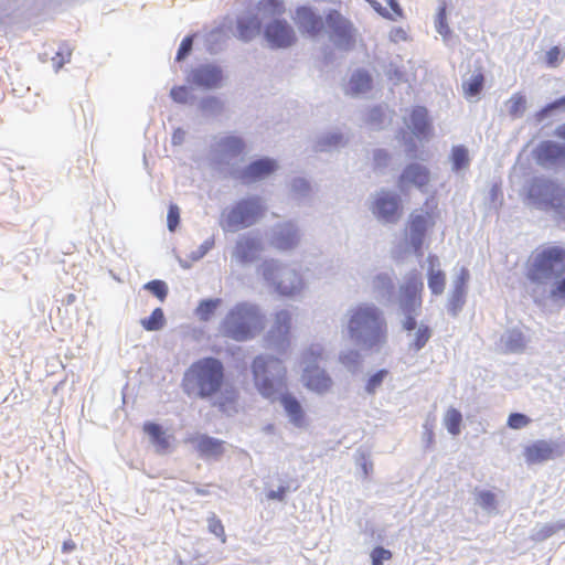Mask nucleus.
<instances>
[{"instance_id": "1", "label": "nucleus", "mask_w": 565, "mask_h": 565, "mask_svg": "<svg viewBox=\"0 0 565 565\" xmlns=\"http://www.w3.org/2000/svg\"><path fill=\"white\" fill-rule=\"evenodd\" d=\"M225 382L223 363L215 358H202L193 362L182 379L183 391L199 398L217 395Z\"/></svg>"}, {"instance_id": "2", "label": "nucleus", "mask_w": 565, "mask_h": 565, "mask_svg": "<svg viewBox=\"0 0 565 565\" xmlns=\"http://www.w3.org/2000/svg\"><path fill=\"white\" fill-rule=\"evenodd\" d=\"M264 329V317L259 310L248 303H238L226 315L221 324L225 338L246 341Z\"/></svg>"}, {"instance_id": "3", "label": "nucleus", "mask_w": 565, "mask_h": 565, "mask_svg": "<svg viewBox=\"0 0 565 565\" xmlns=\"http://www.w3.org/2000/svg\"><path fill=\"white\" fill-rule=\"evenodd\" d=\"M565 273V248L546 246L536 249L527 262L526 276L535 284L557 280Z\"/></svg>"}, {"instance_id": "4", "label": "nucleus", "mask_w": 565, "mask_h": 565, "mask_svg": "<svg viewBox=\"0 0 565 565\" xmlns=\"http://www.w3.org/2000/svg\"><path fill=\"white\" fill-rule=\"evenodd\" d=\"M387 337V324L382 312L375 307H360L355 310V341L365 348L383 344Z\"/></svg>"}, {"instance_id": "5", "label": "nucleus", "mask_w": 565, "mask_h": 565, "mask_svg": "<svg viewBox=\"0 0 565 565\" xmlns=\"http://www.w3.org/2000/svg\"><path fill=\"white\" fill-rule=\"evenodd\" d=\"M255 386L264 397L274 396L285 384L287 370L281 360L273 356H256L252 364Z\"/></svg>"}, {"instance_id": "6", "label": "nucleus", "mask_w": 565, "mask_h": 565, "mask_svg": "<svg viewBox=\"0 0 565 565\" xmlns=\"http://www.w3.org/2000/svg\"><path fill=\"white\" fill-rule=\"evenodd\" d=\"M439 215L435 198L426 200L424 209L411 213L407 222V236L414 252L422 255L428 231L434 227Z\"/></svg>"}, {"instance_id": "7", "label": "nucleus", "mask_w": 565, "mask_h": 565, "mask_svg": "<svg viewBox=\"0 0 565 565\" xmlns=\"http://www.w3.org/2000/svg\"><path fill=\"white\" fill-rule=\"evenodd\" d=\"M423 291V279L417 271L411 273L399 288V307L405 316L403 328L408 332L417 326L415 316L422 309Z\"/></svg>"}, {"instance_id": "8", "label": "nucleus", "mask_w": 565, "mask_h": 565, "mask_svg": "<svg viewBox=\"0 0 565 565\" xmlns=\"http://www.w3.org/2000/svg\"><path fill=\"white\" fill-rule=\"evenodd\" d=\"M264 210L258 198L242 200L224 215L222 227L231 232L248 227L263 216Z\"/></svg>"}, {"instance_id": "9", "label": "nucleus", "mask_w": 565, "mask_h": 565, "mask_svg": "<svg viewBox=\"0 0 565 565\" xmlns=\"http://www.w3.org/2000/svg\"><path fill=\"white\" fill-rule=\"evenodd\" d=\"M263 276L276 286L279 294L285 296L295 295L303 287V280L299 273L280 268L274 263L263 265Z\"/></svg>"}, {"instance_id": "10", "label": "nucleus", "mask_w": 565, "mask_h": 565, "mask_svg": "<svg viewBox=\"0 0 565 565\" xmlns=\"http://www.w3.org/2000/svg\"><path fill=\"white\" fill-rule=\"evenodd\" d=\"M318 358H320V352L315 353L312 350H308L303 354L307 366L303 370L302 381L308 390L323 394L331 388L332 380L323 369L316 364Z\"/></svg>"}, {"instance_id": "11", "label": "nucleus", "mask_w": 565, "mask_h": 565, "mask_svg": "<svg viewBox=\"0 0 565 565\" xmlns=\"http://www.w3.org/2000/svg\"><path fill=\"white\" fill-rule=\"evenodd\" d=\"M532 192L542 196L539 205L543 210H553L557 213L565 211V189L558 184L546 181L541 184L533 185Z\"/></svg>"}, {"instance_id": "12", "label": "nucleus", "mask_w": 565, "mask_h": 565, "mask_svg": "<svg viewBox=\"0 0 565 565\" xmlns=\"http://www.w3.org/2000/svg\"><path fill=\"white\" fill-rule=\"evenodd\" d=\"M291 324L292 315L288 310L276 312L267 335L268 344L278 349H287L290 344Z\"/></svg>"}, {"instance_id": "13", "label": "nucleus", "mask_w": 565, "mask_h": 565, "mask_svg": "<svg viewBox=\"0 0 565 565\" xmlns=\"http://www.w3.org/2000/svg\"><path fill=\"white\" fill-rule=\"evenodd\" d=\"M266 41L271 47L285 49L296 43V33L286 20L275 19L269 22L264 32Z\"/></svg>"}, {"instance_id": "14", "label": "nucleus", "mask_w": 565, "mask_h": 565, "mask_svg": "<svg viewBox=\"0 0 565 565\" xmlns=\"http://www.w3.org/2000/svg\"><path fill=\"white\" fill-rule=\"evenodd\" d=\"M373 213L388 223H395L402 215L399 198L391 192H381L373 203Z\"/></svg>"}, {"instance_id": "15", "label": "nucleus", "mask_w": 565, "mask_h": 565, "mask_svg": "<svg viewBox=\"0 0 565 565\" xmlns=\"http://www.w3.org/2000/svg\"><path fill=\"white\" fill-rule=\"evenodd\" d=\"M295 22L298 29L309 36L319 35L324 29V21L310 7H299L296 10Z\"/></svg>"}, {"instance_id": "16", "label": "nucleus", "mask_w": 565, "mask_h": 565, "mask_svg": "<svg viewBox=\"0 0 565 565\" xmlns=\"http://www.w3.org/2000/svg\"><path fill=\"white\" fill-rule=\"evenodd\" d=\"M327 23L331 29L330 38L339 47L349 49L350 23L337 11L331 10L327 15Z\"/></svg>"}, {"instance_id": "17", "label": "nucleus", "mask_w": 565, "mask_h": 565, "mask_svg": "<svg viewBox=\"0 0 565 565\" xmlns=\"http://www.w3.org/2000/svg\"><path fill=\"white\" fill-rule=\"evenodd\" d=\"M199 456L205 459H220L225 451V443L207 435H200L191 438Z\"/></svg>"}, {"instance_id": "18", "label": "nucleus", "mask_w": 565, "mask_h": 565, "mask_svg": "<svg viewBox=\"0 0 565 565\" xmlns=\"http://www.w3.org/2000/svg\"><path fill=\"white\" fill-rule=\"evenodd\" d=\"M429 180L430 174L426 167L418 163H411L402 172L398 186L403 190L405 186L413 184L419 190H423L428 185Z\"/></svg>"}, {"instance_id": "19", "label": "nucleus", "mask_w": 565, "mask_h": 565, "mask_svg": "<svg viewBox=\"0 0 565 565\" xmlns=\"http://www.w3.org/2000/svg\"><path fill=\"white\" fill-rule=\"evenodd\" d=\"M405 122L417 138H427L431 134L428 111L423 106L413 107Z\"/></svg>"}, {"instance_id": "20", "label": "nucleus", "mask_w": 565, "mask_h": 565, "mask_svg": "<svg viewBox=\"0 0 565 565\" xmlns=\"http://www.w3.org/2000/svg\"><path fill=\"white\" fill-rule=\"evenodd\" d=\"M192 82L201 87L215 88L222 83V70L214 65H201L191 72Z\"/></svg>"}, {"instance_id": "21", "label": "nucleus", "mask_w": 565, "mask_h": 565, "mask_svg": "<svg viewBox=\"0 0 565 565\" xmlns=\"http://www.w3.org/2000/svg\"><path fill=\"white\" fill-rule=\"evenodd\" d=\"M555 447L546 440H536L527 445L523 456L529 465L542 463L555 457Z\"/></svg>"}, {"instance_id": "22", "label": "nucleus", "mask_w": 565, "mask_h": 565, "mask_svg": "<svg viewBox=\"0 0 565 565\" xmlns=\"http://www.w3.org/2000/svg\"><path fill=\"white\" fill-rule=\"evenodd\" d=\"M535 157L540 164H554L565 160V147L553 141H543L537 147Z\"/></svg>"}, {"instance_id": "23", "label": "nucleus", "mask_w": 565, "mask_h": 565, "mask_svg": "<svg viewBox=\"0 0 565 565\" xmlns=\"http://www.w3.org/2000/svg\"><path fill=\"white\" fill-rule=\"evenodd\" d=\"M277 168V164L274 160L270 159H259L252 162L243 172L242 179L246 182L256 181L263 178H266L270 173H273Z\"/></svg>"}, {"instance_id": "24", "label": "nucleus", "mask_w": 565, "mask_h": 565, "mask_svg": "<svg viewBox=\"0 0 565 565\" xmlns=\"http://www.w3.org/2000/svg\"><path fill=\"white\" fill-rule=\"evenodd\" d=\"M383 18L397 21L404 19V11L397 0H366Z\"/></svg>"}, {"instance_id": "25", "label": "nucleus", "mask_w": 565, "mask_h": 565, "mask_svg": "<svg viewBox=\"0 0 565 565\" xmlns=\"http://www.w3.org/2000/svg\"><path fill=\"white\" fill-rule=\"evenodd\" d=\"M299 236L297 230L291 224L282 225L276 233L273 245L280 250H288L298 244Z\"/></svg>"}, {"instance_id": "26", "label": "nucleus", "mask_w": 565, "mask_h": 565, "mask_svg": "<svg viewBox=\"0 0 565 565\" xmlns=\"http://www.w3.org/2000/svg\"><path fill=\"white\" fill-rule=\"evenodd\" d=\"M280 402L289 416L290 422L297 427L305 426L306 416L299 401L290 394H285L281 396Z\"/></svg>"}, {"instance_id": "27", "label": "nucleus", "mask_w": 565, "mask_h": 565, "mask_svg": "<svg viewBox=\"0 0 565 565\" xmlns=\"http://www.w3.org/2000/svg\"><path fill=\"white\" fill-rule=\"evenodd\" d=\"M428 287L431 294L441 295L446 287V274L440 269H435V266L438 265V258L435 255L428 256Z\"/></svg>"}, {"instance_id": "28", "label": "nucleus", "mask_w": 565, "mask_h": 565, "mask_svg": "<svg viewBox=\"0 0 565 565\" xmlns=\"http://www.w3.org/2000/svg\"><path fill=\"white\" fill-rule=\"evenodd\" d=\"M142 429L158 451H167L169 449L170 437L159 424L148 422L143 424Z\"/></svg>"}, {"instance_id": "29", "label": "nucleus", "mask_w": 565, "mask_h": 565, "mask_svg": "<svg viewBox=\"0 0 565 565\" xmlns=\"http://www.w3.org/2000/svg\"><path fill=\"white\" fill-rule=\"evenodd\" d=\"M259 249L260 244L257 238L243 237L237 242L235 254L241 262L245 263L256 258Z\"/></svg>"}, {"instance_id": "30", "label": "nucleus", "mask_w": 565, "mask_h": 565, "mask_svg": "<svg viewBox=\"0 0 565 565\" xmlns=\"http://www.w3.org/2000/svg\"><path fill=\"white\" fill-rule=\"evenodd\" d=\"M259 30L260 21L257 17L243 18L237 22L238 36L244 41L253 39Z\"/></svg>"}, {"instance_id": "31", "label": "nucleus", "mask_w": 565, "mask_h": 565, "mask_svg": "<svg viewBox=\"0 0 565 565\" xmlns=\"http://www.w3.org/2000/svg\"><path fill=\"white\" fill-rule=\"evenodd\" d=\"M257 10L263 18H274L285 12L282 0H259Z\"/></svg>"}, {"instance_id": "32", "label": "nucleus", "mask_w": 565, "mask_h": 565, "mask_svg": "<svg viewBox=\"0 0 565 565\" xmlns=\"http://www.w3.org/2000/svg\"><path fill=\"white\" fill-rule=\"evenodd\" d=\"M221 152L226 156H237L245 149V143L242 138L228 136L220 141Z\"/></svg>"}, {"instance_id": "33", "label": "nucleus", "mask_w": 565, "mask_h": 565, "mask_svg": "<svg viewBox=\"0 0 565 565\" xmlns=\"http://www.w3.org/2000/svg\"><path fill=\"white\" fill-rule=\"evenodd\" d=\"M444 423L448 433L452 436H457L460 434L462 415L458 409L451 407L446 412Z\"/></svg>"}, {"instance_id": "34", "label": "nucleus", "mask_w": 565, "mask_h": 565, "mask_svg": "<svg viewBox=\"0 0 565 565\" xmlns=\"http://www.w3.org/2000/svg\"><path fill=\"white\" fill-rule=\"evenodd\" d=\"M147 331H157L163 328L166 323L164 315L161 308H156L148 318L140 321Z\"/></svg>"}, {"instance_id": "35", "label": "nucleus", "mask_w": 565, "mask_h": 565, "mask_svg": "<svg viewBox=\"0 0 565 565\" xmlns=\"http://www.w3.org/2000/svg\"><path fill=\"white\" fill-rule=\"evenodd\" d=\"M465 302L466 290H463L461 287H455L448 300V311L452 316H457L458 312L462 309Z\"/></svg>"}, {"instance_id": "36", "label": "nucleus", "mask_w": 565, "mask_h": 565, "mask_svg": "<svg viewBox=\"0 0 565 565\" xmlns=\"http://www.w3.org/2000/svg\"><path fill=\"white\" fill-rule=\"evenodd\" d=\"M431 337V330L427 324H420L414 334V339L411 343V348L414 351L422 350Z\"/></svg>"}, {"instance_id": "37", "label": "nucleus", "mask_w": 565, "mask_h": 565, "mask_svg": "<svg viewBox=\"0 0 565 565\" xmlns=\"http://www.w3.org/2000/svg\"><path fill=\"white\" fill-rule=\"evenodd\" d=\"M484 77L482 73L475 74L469 82L463 83V94L467 98L478 95L483 88Z\"/></svg>"}, {"instance_id": "38", "label": "nucleus", "mask_w": 565, "mask_h": 565, "mask_svg": "<svg viewBox=\"0 0 565 565\" xmlns=\"http://www.w3.org/2000/svg\"><path fill=\"white\" fill-rule=\"evenodd\" d=\"M220 303L221 299L202 300L196 308L198 317L203 321H207L213 316Z\"/></svg>"}, {"instance_id": "39", "label": "nucleus", "mask_w": 565, "mask_h": 565, "mask_svg": "<svg viewBox=\"0 0 565 565\" xmlns=\"http://www.w3.org/2000/svg\"><path fill=\"white\" fill-rule=\"evenodd\" d=\"M451 161L454 170L456 171L466 168L469 164L468 150L462 146L454 147L451 151Z\"/></svg>"}, {"instance_id": "40", "label": "nucleus", "mask_w": 565, "mask_h": 565, "mask_svg": "<svg viewBox=\"0 0 565 565\" xmlns=\"http://www.w3.org/2000/svg\"><path fill=\"white\" fill-rule=\"evenodd\" d=\"M207 529L210 533L215 535L221 541V543L226 542L225 527L221 519L215 513H212L207 518Z\"/></svg>"}, {"instance_id": "41", "label": "nucleus", "mask_w": 565, "mask_h": 565, "mask_svg": "<svg viewBox=\"0 0 565 565\" xmlns=\"http://www.w3.org/2000/svg\"><path fill=\"white\" fill-rule=\"evenodd\" d=\"M143 288L156 296L160 301H164L168 296L167 284L162 280L154 279L147 282Z\"/></svg>"}, {"instance_id": "42", "label": "nucleus", "mask_w": 565, "mask_h": 565, "mask_svg": "<svg viewBox=\"0 0 565 565\" xmlns=\"http://www.w3.org/2000/svg\"><path fill=\"white\" fill-rule=\"evenodd\" d=\"M509 114L512 117H520L525 110V97L521 94H514L509 99Z\"/></svg>"}, {"instance_id": "43", "label": "nucleus", "mask_w": 565, "mask_h": 565, "mask_svg": "<svg viewBox=\"0 0 565 565\" xmlns=\"http://www.w3.org/2000/svg\"><path fill=\"white\" fill-rule=\"evenodd\" d=\"M387 373L388 372L386 370H380L375 374L370 376L365 384V391L369 394H373L382 385Z\"/></svg>"}, {"instance_id": "44", "label": "nucleus", "mask_w": 565, "mask_h": 565, "mask_svg": "<svg viewBox=\"0 0 565 565\" xmlns=\"http://www.w3.org/2000/svg\"><path fill=\"white\" fill-rule=\"evenodd\" d=\"M446 3H443V6L439 7L437 17H436V29L438 33L441 35H448L450 30L447 24V12H446Z\"/></svg>"}, {"instance_id": "45", "label": "nucleus", "mask_w": 565, "mask_h": 565, "mask_svg": "<svg viewBox=\"0 0 565 565\" xmlns=\"http://www.w3.org/2000/svg\"><path fill=\"white\" fill-rule=\"evenodd\" d=\"M372 86V78L365 72L355 73V93H362L370 89Z\"/></svg>"}, {"instance_id": "46", "label": "nucleus", "mask_w": 565, "mask_h": 565, "mask_svg": "<svg viewBox=\"0 0 565 565\" xmlns=\"http://www.w3.org/2000/svg\"><path fill=\"white\" fill-rule=\"evenodd\" d=\"M530 418L521 413H512L508 418V425L512 429H521L527 426Z\"/></svg>"}, {"instance_id": "47", "label": "nucleus", "mask_w": 565, "mask_h": 565, "mask_svg": "<svg viewBox=\"0 0 565 565\" xmlns=\"http://www.w3.org/2000/svg\"><path fill=\"white\" fill-rule=\"evenodd\" d=\"M170 96L175 103L185 104L190 99V90L185 86H174Z\"/></svg>"}, {"instance_id": "48", "label": "nucleus", "mask_w": 565, "mask_h": 565, "mask_svg": "<svg viewBox=\"0 0 565 565\" xmlns=\"http://www.w3.org/2000/svg\"><path fill=\"white\" fill-rule=\"evenodd\" d=\"M192 45H193V35H188V36H185V38L182 40V42H181V44H180V46H179V50H178V52H177L175 60H177L178 62H180V61L184 60V58L189 55V53L191 52V50H192Z\"/></svg>"}, {"instance_id": "49", "label": "nucleus", "mask_w": 565, "mask_h": 565, "mask_svg": "<svg viewBox=\"0 0 565 565\" xmlns=\"http://www.w3.org/2000/svg\"><path fill=\"white\" fill-rule=\"evenodd\" d=\"M565 107V96L561 97L553 103L546 105L540 111L536 113V119L539 121L543 120L552 110Z\"/></svg>"}, {"instance_id": "50", "label": "nucleus", "mask_w": 565, "mask_h": 565, "mask_svg": "<svg viewBox=\"0 0 565 565\" xmlns=\"http://www.w3.org/2000/svg\"><path fill=\"white\" fill-rule=\"evenodd\" d=\"M180 221V210L175 204H170L167 222H168V228L171 232H174L177 226L179 225Z\"/></svg>"}, {"instance_id": "51", "label": "nucleus", "mask_w": 565, "mask_h": 565, "mask_svg": "<svg viewBox=\"0 0 565 565\" xmlns=\"http://www.w3.org/2000/svg\"><path fill=\"white\" fill-rule=\"evenodd\" d=\"M237 399V395L235 392L231 396H222L216 402L215 405L218 407L220 411L227 413L231 408L234 407Z\"/></svg>"}, {"instance_id": "52", "label": "nucleus", "mask_w": 565, "mask_h": 565, "mask_svg": "<svg viewBox=\"0 0 565 565\" xmlns=\"http://www.w3.org/2000/svg\"><path fill=\"white\" fill-rule=\"evenodd\" d=\"M392 553L383 547H376L372 552L373 565H381L385 561H390Z\"/></svg>"}, {"instance_id": "53", "label": "nucleus", "mask_w": 565, "mask_h": 565, "mask_svg": "<svg viewBox=\"0 0 565 565\" xmlns=\"http://www.w3.org/2000/svg\"><path fill=\"white\" fill-rule=\"evenodd\" d=\"M563 54L557 46L551 47L546 53V63L551 67H555L562 61Z\"/></svg>"}, {"instance_id": "54", "label": "nucleus", "mask_w": 565, "mask_h": 565, "mask_svg": "<svg viewBox=\"0 0 565 565\" xmlns=\"http://www.w3.org/2000/svg\"><path fill=\"white\" fill-rule=\"evenodd\" d=\"M550 295L552 298H565V276L554 282Z\"/></svg>"}, {"instance_id": "55", "label": "nucleus", "mask_w": 565, "mask_h": 565, "mask_svg": "<svg viewBox=\"0 0 565 565\" xmlns=\"http://www.w3.org/2000/svg\"><path fill=\"white\" fill-rule=\"evenodd\" d=\"M479 501L481 503L482 507L484 508H491L494 505V502H495V497L492 492L490 491H482L480 494H479Z\"/></svg>"}, {"instance_id": "56", "label": "nucleus", "mask_w": 565, "mask_h": 565, "mask_svg": "<svg viewBox=\"0 0 565 565\" xmlns=\"http://www.w3.org/2000/svg\"><path fill=\"white\" fill-rule=\"evenodd\" d=\"M469 279V273L467 269H462L456 280L455 287H461L463 290H466V286Z\"/></svg>"}, {"instance_id": "57", "label": "nucleus", "mask_w": 565, "mask_h": 565, "mask_svg": "<svg viewBox=\"0 0 565 565\" xmlns=\"http://www.w3.org/2000/svg\"><path fill=\"white\" fill-rule=\"evenodd\" d=\"M285 494H286V488L285 487H280L277 491H270L268 493V498L269 499L282 500L285 498Z\"/></svg>"}, {"instance_id": "58", "label": "nucleus", "mask_w": 565, "mask_h": 565, "mask_svg": "<svg viewBox=\"0 0 565 565\" xmlns=\"http://www.w3.org/2000/svg\"><path fill=\"white\" fill-rule=\"evenodd\" d=\"M361 468L365 477H367L373 471V463L362 457Z\"/></svg>"}, {"instance_id": "59", "label": "nucleus", "mask_w": 565, "mask_h": 565, "mask_svg": "<svg viewBox=\"0 0 565 565\" xmlns=\"http://www.w3.org/2000/svg\"><path fill=\"white\" fill-rule=\"evenodd\" d=\"M391 38L396 41V40H405L406 39V33L403 29L401 28H397V29H394L392 32H391Z\"/></svg>"}, {"instance_id": "60", "label": "nucleus", "mask_w": 565, "mask_h": 565, "mask_svg": "<svg viewBox=\"0 0 565 565\" xmlns=\"http://www.w3.org/2000/svg\"><path fill=\"white\" fill-rule=\"evenodd\" d=\"M555 135L561 138V139H564L565 140V124L563 125H559L556 130H555Z\"/></svg>"}, {"instance_id": "61", "label": "nucleus", "mask_w": 565, "mask_h": 565, "mask_svg": "<svg viewBox=\"0 0 565 565\" xmlns=\"http://www.w3.org/2000/svg\"><path fill=\"white\" fill-rule=\"evenodd\" d=\"M74 548H75V543L73 541L70 540V541L64 542V544H63L64 552H70Z\"/></svg>"}, {"instance_id": "62", "label": "nucleus", "mask_w": 565, "mask_h": 565, "mask_svg": "<svg viewBox=\"0 0 565 565\" xmlns=\"http://www.w3.org/2000/svg\"><path fill=\"white\" fill-rule=\"evenodd\" d=\"M213 103L217 104L218 102L215 98L205 99L202 102V107L207 108Z\"/></svg>"}]
</instances>
